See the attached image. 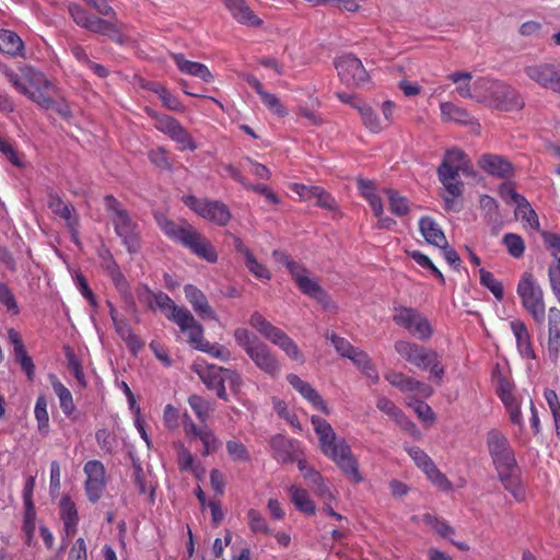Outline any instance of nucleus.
I'll use <instances>...</instances> for the list:
<instances>
[{
	"instance_id": "1",
	"label": "nucleus",
	"mask_w": 560,
	"mask_h": 560,
	"mask_svg": "<svg viewBox=\"0 0 560 560\" xmlns=\"http://www.w3.org/2000/svg\"><path fill=\"white\" fill-rule=\"evenodd\" d=\"M311 422L318 436L323 454L331 459L340 470L353 482L363 480L359 463L345 439H337L330 423L319 416H312Z\"/></svg>"
},
{
	"instance_id": "2",
	"label": "nucleus",
	"mask_w": 560,
	"mask_h": 560,
	"mask_svg": "<svg viewBox=\"0 0 560 560\" xmlns=\"http://www.w3.org/2000/svg\"><path fill=\"white\" fill-rule=\"evenodd\" d=\"M487 446L505 490L517 501L524 500L525 490L516 474L517 463L508 438L501 431L492 429L487 433Z\"/></svg>"
},
{
	"instance_id": "3",
	"label": "nucleus",
	"mask_w": 560,
	"mask_h": 560,
	"mask_svg": "<svg viewBox=\"0 0 560 560\" xmlns=\"http://www.w3.org/2000/svg\"><path fill=\"white\" fill-rule=\"evenodd\" d=\"M2 72L12 86L40 108L49 109L54 106L52 96L57 93V88L44 73L25 67L18 74L7 66L2 68Z\"/></svg>"
},
{
	"instance_id": "4",
	"label": "nucleus",
	"mask_w": 560,
	"mask_h": 560,
	"mask_svg": "<svg viewBox=\"0 0 560 560\" xmlns=\"http://www.w3.org/2000/svg\"><path fill=\"white\" fill-rule=\"evenodd\" d=\"M158 224L162 232L173 242L187 248L191 254L207 262L214 264L218 253L212 243L189 223L178 224L166 217H159Z\"/></svg>"
},
{
	"instance_id": "5",
	"label": "nucleus",
	"mask_w": 560,
	"mask_h": 560,
	"mask_svg": "<svg viewBox=\"0 0 560 560\" xmlns=\"http://www.w3.org/2000/svg\"><path fill=\"white\" fill-rule=\"evenodd\" d=\"M466 154L460 149H450L445 152L441 165L438 167V176L444 186V208L446 211H458L455 201L464 191V183L458 179L459 171H465L467 165Z\"/></svg>"
},
{
	"instance_id": "6",
	"label": "nucleus",
	"mask_w": 560,
	"mask_h": 560,
	"mask_svg": "<svg viewBox=\"0 0 560 560\" xmlns=\"http://www.w3.org/2000/svg\"><path fill=\"white\" fill-rule=\"evenodd\" d=\"M395 351L409 364L429 371V378L441 385L445 375V366L440 354L430 348L408 340H397Z\"/></svg>"
},
{
	"instance_id": "7",
	"label": "nucleus",
	"mask_w": 560,
	"mask_h": 560,
	"mask_svg": "<svg viewBox=\"0 0 560 560\" xmlns=\"http://www.w3.org/2000/svg\"><path fill=\"white\" fill-rule=\"evenodd\" d=\"M477 89L476 96L479 98V103H485L498 110L513 112L524 107L522 95L505 82L479 78Z\"/></svg>"
},
{
	"instance_id": "8",
	"label": "nucleus",
	"mask_w": 560,
	"mask_h": 560,
	"mask_svg": "<svg viewBox=\"0 0 560 560\" xmlns=\"http://www.w3.org/2000/svg\"><path fill=\"white\" fill-rule=\"evenodd\" d=\"M104 206L109 214L116 235L130 254H136L141 248L139 225L122 203L113 195L104 197Z\"/></svg>"
},
{
	"instance_id": "9",
	"label": "nucleus",
	"mask_w": 560,
	"mask_h": 560,
	"mask_svg": "<svg viewBox=\"0 0 560 560\" xmlns=\"http://www.w3.org/2000/svg\"><path fill=\"white\" fill-rule=\"evenodd\" d=\"M234 339L260 371L271 377L279 375L281 371L280 361L255 334L246 328H236Z\"/></svg>"
},
{
	"instance_id": "10",
	"label": "nucleus",
	"mask_w": 560,
	"mask_h": 560,
	"mask_svg": "<svg viewBox=\"0 0 560 560\" xmlns=\"http://www.w3.org/2000/svg\"><path fill=\"white\" fill-rule=\"evenodd\" d=\"M516 293L524 311L533 318L537 326L546 319L545 293L538 280L529 271L522 273Z\"/></svg>"
},
{
	"instance_id": "11",
	"label": "nucleus",
	"mask_w": 560,
	"mask_h": 560,
	"mask_svg": "<svg viewBox=\"0 0 560 560\" xmlns=\"http://www.w3.org/2000/svg\"><path fill=\"white\" fill-rule=\"evenodd\" d=\"M249 325L271 343L278 346L291 360L303 364L305 358L295 341L282 329L272 325L259 312H254L248 320Z\"/></svg>"
},
{
	"instance_id": "12",
	"label": "nucleus",
	"mask_w": 560,
	"mask_h": 560,
	"mask_svg": "<svg viewBox=\"0 0 560 560\" xmlns=\"http://www.w3.org/2000/svg\"><path fill=\"white\" fill-rule=\"evenodd\" d=\"M137 296L140 303L154 311L161 310L165 313L166 317L174 322L178 327L189 318L191 313L184 306H178L174 301L164 292H153L148 285L142 284L137 289Z\"/></svg>"
},
{
	"instance_id": "13",
	"label": "nucleus",
	"mask_w": 560,
	"mask_h": 560,
	"mask_svg": "<svg viewBox=\"0 0 560 560\" xmlns=\"http://www.w3.org/2000/svg\"><path fill=\"white\" fill-rule=\"evenodd\" d=\"M145 113L154 120V127L159 131L176 142L178 150L195 151L197 149V144L189 131L176 118L166 114H160L149 107L145 108Z\"/></svg>"
},
{
	"instance_id": "14",
	"label": "nucleus",
	"mask_w": 560,
	"mask_h": 560,
	"mask_svg": "<svg viewBox=\"0 0 560 560\" xmlns=\"http://www.w3.org/2000/svg\"><path fill=\"white\" fill-rule=\"evenodd\" d=\"M394 323L406 329L409 334L421 341L429 340L433 336V327L427 316L417 308L398 306L394 308Z\"/></svg>"
},
{
	"instance_id": "15",
	"label": "nucleus",
	"mask_w": 560,
	"mask_h": 560,
	"mask_svg": "<svg viewBox=\"0 0 560 560\" xmlns=\"http://www.w3.org/2000/svg\"><path fill=\"white\" fill-rule=\"evenodd\" d=\"M182 332L187 335V341L197 350L208 353L222 362H229L232 359L231 351L223 345L211 343L203 338V327L195 319H187L179 326Z\"/></svg>"
},
{
	"instance_id": "16",
	"label": "nucleus",
	"mask_w": 560,
	"mask_h": 560,
	"mask_svg": "<svg viewBox=\"0 0 560 560\" xmlns=\"http://www.w3.org/2000/svg\"><path fill=\"white\" fill-rule=\"evenodd\" d=\"M186 207L191 209L202 219L218 225L225 226L232 218L229 207L220 200L197 198L192 195L183 198Z\"/></svg>"
},
{
	"instance_id": "17",
	"label": "nucleus",
	"mask_w": 560,
	"mask_h": 560,
	"mask_svg": "<svg viewBox=\"0 0 560 560\" xmlns=\"http://www.w3.org/2000/svg\"><path fill=\"white\" fill-rule=\"evenodd\" d=\"M526 77L542 89L560 93V65L553 62H533L524 67Z\"/></svg>"
},
{
	"instance_id": "18",
	"label": "nucleus",
	"mask_w": 560,
	"mask_h": 560,
	"mask_svg": "<svg viewBox=\"0 0 560 560\" xmlns=\"http://www.w3.org/2000/svg\"><path fill=\"white\" fill-rule=\"evenodd\" d=\"M335 68L340 80L349 86H362L370 80V75L361 60L352 54H346L336 58Z\"/></svg>"
},
{
	"instance_id": "19",
	"label": "nucleus",
	"mask_w": 560,
	"mask_h": 560,
	"mask_svg": "<svg viewBox=\"0 0 560 560\" xmlns=\"http://www.w3.org/2000/svg\"><path fill=\"white\" fill-rule=\"evenodd\" d=\"M84 474L86 480L84 482V489L86 497L90 502H97L103 495L106 487V470L102 462L92 459L85 463Z\"/></svg>"
},
{
	"instance_id": "20",
	"label": "nucleus",
	"mask_w": 560,
	"mask_h": 560,
	"mask_svg": "<svg viewBox=\"0 0 560 560\" xmlns=\"http://www.w3.org/2000/svg\"><path fill=\"white\" fill-rule=\"evenodd\" d=\"M384 377L390 385L405 394L415 393L422 398H429L433 395V388L430 385L401 372L390 371Z\"/></svg>"
},
{
	"instance_id": "21",
	"label": "nucleus",
	"mask_w": 560,
	"mask_h": 560,
	"mask_svg": "<svg viewBox=\"0 0 560 560\" xmlns=\"http://www.w3.org/2000/svg\"><path fill=\"white\" fill-rule=\"evenodd\" d=\"M510 329L515 338L516 349L520 355L526 360H535L537 355L534 348L533 337L524 320L520 318L511 320Z\"/></svg>"
},
{
	"instance_id": "22",
	"label": "nucleus",
	"mask_w": 560,
	"mask_h": 560,
	"mask_svg": "<svg viewBox=\"0 0 560 560\" xmlns=\"http://www.w3.org/2000/svg\"><path fill=\"white\" fill-rule=\"evenodd\" d=\"M287 381L305 400L312 405L314 409L322 411L325 415L330 413V409L326 401L311 384L293 373L287 375Z\"/></svg>"
},
{
	"instance_id": "23",
	"label": "nucleus",
	"mask_w": 560,
	"mask_h": 560,
	"mask_svg": "<svg viewBox=\"0 0 560 560\" xmlns=\"http://www.w3.org/2000/svg\"><path fill=\"white\" fill-rule=\"evenodd\" d=\"M291 276L299 289L305 295L316 300L319 303L327 301V293L323 290L316 280L308 277V271L303 265L300 266V270H295Z\"/></svg>"
},
{
	"instance_id": "24",
	"label": "nucleus",
	"mask_w": 560,
	"mask_h": 560,
	"mask_svg": "<svg viewBox=\"0 0 560 560\" xmlns=\"http://www.w3.org/2000/svg\"><path fill=\"white\" fill-rule=\"evenodd\" d=\"M478 164L489 175L500 178H510L514 174L511 162L501 155L483 154Z\"/></svg>"
},
{
	"instance_id": "25",
	"label": "nucleus",
	"mask_w": 560,
	"mask_h": 560,
	"mask_svg": "<svg viewBox=\"0 0 560 560\" xmlns=\"http://www.w3.org/2000/svg\"><path fill=\"white\" fill-rule=\"evenodd\" d=\"M234 248L237 253L244 256L245 266L249 270L252 275H254L257 279L260 280H270L271 273L267 269V267L260 264L252 250L244 244V242L236 235L233 236Z\"/></svg>"
},
{
	"instance_id": "26",
	"label": "nucleus",
	"mask_w": 560,
	"mask_h": 560,
	"mask_svg": "<svg viewBox=\"0 0 560 560\" xmlns=\"http://www.w3.org/2000/svg\"><path fill=\"white\" fill-rule=\"evenodd\" d=\"M224 374L225 368L210 365L199 375L208 389L215 392L220 399L228 401V394L224 385Z\"/></svg>"
},
{
	"instance_id": "27",
	"label": "nucleus",
	"mask_w": 560,
	"mask_h": 560,
	"mask_svg": "<svg viewBox=\"0 0 560 560\" xmlns=\"http://www.w3.org/2000/svg\"><path fill=\"white\" fill-rule=\"evenodd\" d=\"M101 266L106 271L107 276L112 279L116 289L125 293L129 289V283L116 262L114 256L108 249L100 252Z\"/></svg>"
},
{
	"instance_id": "28",
	"label": "nucleus",
	"mask_w": 560,
	"mask_h": 560,
	"mask_svg": "<svg viewBox=\"0 0 560 560\" xmlns=\"http://www.w3.org/2000/svg\"><path fill=\"white\" fill-rule=\"evenodd\" d=\"M187 301L191 304L194 311L202 319H217L215 313L209 305L206 295L197 287L187 284L184 287Z\"/></svg>"
},
{
	"instance_id": "29",
	"label": "nucleus",
	"mask_w": 560,
	"mask_h": 560,
	"mask_svg": "<svg viewBox=\"0 0 560 560\" xmlns=\"http://www.w3.org/2000/svg\"><path fill=\"white\" fill-rule=\"evenodd\" d=\"M171 57L182 73L199 78L207 83L213 81V74L206 65L187 60L183 54H172Z\"/></svg>"
},
{
	"instance_id": "30",
	"label": "nucleus",
	"mask_w": 560,
	"mask_h": 560,
	"mask_svg": "<svg viewBox=\"0 0 560 560\" xmlns=\"http://www.w3.org/2000/svg\"><path fill=\"white\" fill-rule=\"evenodd\" d=\"M59 515L67 536H73L78 530L79 514L74 501L68 494L62 495L59 501Z\"/></svg>"
},
{
	"instance_id": "31",
	"label": "nucleus",
	"mask_w": 560,
	"mask_h": 560,
	"mask_svg": "<svg viewBox=\"0 0 560 560\" xmlns=\"http://www.w3.org/2000/svg\"><path fill=\"white\" fill-rule=\"evenodd\" d=\"M48 208L58 217L67 222V225L74 230L79 223L73 206L66 203L58 194L50 191L48 194Z\"/></svg>"
},
{
	"instance_id": "32",
	"label": "nucleus",
	"mask_w": 560,
	"mask_h": 560,
	"mask_svg": "<svg viewBox=\"0 0 560 560\" xmlns=\"http://www.w3.org/2000/svg\"><path fill=\"white\" fill-rule=\"evenodd\" d=\"M225 5L233 18L248 26H259L262 21L252 11L244 0H225Z\"/></svg>"
},
{
	"instance_id": "33",
	"label": "nucleus",
	"mask_w": 560,
	"mask_h": 560,
	"mask_svg": "<svg viewBox=\"0 0 560 560\" xmlns=\"http://www.w3.org/2000/svg\"><path fill=\"white\" fill-rule=\"evenodd\" d=\"M419 230L423 238L433 246H443L447 244V240L444 235L439 223L431 217H422L419 220Z\"/></svg>"
},
{
	"instance_id": "34",
	"label": "nucleus",
	"mask_w": 560,
	"mask_h": 560,
	"mask_svg": "<svg viewBox=\"0 0 560 560\" xmlns=\"http://www.w3.org/2000/svg\"><path fill=\"white\" fill-rule=\"evenodd\" d=\"M548 317V351L558 355L560 350V310L551 306L547 313Z\"/></svg>"
},
{
	"instance_id": "35",
	"label": "nucleus",
	"mask_w": 560,
	"mask_h": 560,
	"mask_svg": "<svg viewBox=\"0 0 560 560\" xmlns=\"http://www.w3.org/2000/svg\"><path fill=\"white\" fill-rule=\"evenodd\" d=\"M359 194L364 198L375 217H380L384 213L383 202L380 195L376 191L375 183L372 180L359 178L357 180Z\"/></svg>"
},
{
	"instance_id": "36",
	"label": "nucleus",
	"mask_w": 560,
	"mask_h": 560,
	"mask_svg": "<svg viewBox=\"0 0 560 560\" xmlns=\"http://www.w3.org/2000/svg\"><path fill=\"white\" fill-rule=\"evenodd\" d=\"M270 447L272 456L278 462L285 464L295 460V451L293 443L281 434H277L270 439Z\"/></svg>"
},
{
	"instance_id": "37",
	"label": "nucleus",
	"mask_w": 560,
	"mask_h": 560,
	"mask_svg": "<svg viewBox=\"0 0 560 560\" xmlns=\"http://www.w3.org/2000/svg\"><path fill=\"white\" fill-rule=\"evenodd\" d=\"M452 82L457 83L456 91L464 98H472L479 102V98L476 96L478 94V79L470 84V80L472 78L470 72L465 71H456L447 77Z\"/></svg>"
},
{
	"instance_id": "38",
	"label": "nucleus",
	"mask_w": 560,
	"mask_h": 560,
	"mask_svg": "<svg viewBox=\"0 0 560 560\" xmlns=\"http://www.w3.org/2000/svg\"><path fill=\"white\" fill-rule=\"evenodd\" d=\"M0 51L12 57L22 56L24 42L15 32L2 28L0 30Z\"/></svg>"
},
{
	"instance_id": "39",
	"label": "nucleus",
	"mask_w": 560,
	"mask_h": 560,
	"mask_svg": "<svg viewBox=\"0 0 560 560\" xmlns=\"http://www.w3.org/2000/svg\"><path fill=\"white\" fill-rule=\"evenodd\" d=\"M86 30L95 34L106 36L116 43L122 42L120 28L110 20L93 16Z\"/></svg>"
},
{
	"instance_id": "40",
	"label": "nucleus",
	"mask_w": 560,
	"mask_h": 560,
	"mask_svg": "<svg viewBox=\"0 0 560 560\" xmlns=\"http://www.w3.org/2000/svg\"><path fill=\"white\" fill-rule=\"evenodd\" d=\"M440 109L443 121H454L460 125L474 124V117L464 107L452 102L441 103Z\"/></svg>"
},
{
	"instance_id": "41",
	"label": "nucleus",
	"mask_w": 560,
	"mask_h": 560,
	"mask_svg": "<svg viewBox=\"0 0 560 560\" xmlns=\"http://www.w3.org/2000/svg\"><path fill=\"white\" fill-rule=\"evenodd\" d=\"M49 381L55 394L59 398L60 408L66 416H71L75 410L71 392L59 381L55 374L49 375Z\"/></svg>"
},
{
	"instance_id": "42",
	"label": "nucleus",
	"mask_w": 560,
	"mask_h": 560,
	"mask_svg": "<svg viewBox=\"0 0 560 560\" xmlns=\"http://www.w3.org/2000/svg\"><path fill=\"white\" fill-rule=\"evenodd\" d=\"M288 492L290 494L291 502L300 512L307 515L315 514V504L305 489L292 485L288 488Z\"/></svg>"
},
{
	"instance_id": "43",
	"label": "nucleus",
	"mask_w": 560,
	"mask_h": 560,
	"mask_svg": "<svg viewBox=\"0 0 560 560\" xmlns=\"http://www.w3.org/2000/svg\"><path fill=\"white\" fill-rule=\"evenodd\" d=\"M133 483L137 487V490L140 495H148V500L150 504L154 503V492L155 488L152 485L151 480L148 479L144 470L139 462H133Z\"/></svg>"
},
{
	"instance_id": "44",
	"label": "nucleus",
	"mask_w": 560,
	"mask_h": 560,
	"mask_svg": "<svg viewBox=\"0 0 560 560\" xmlns=\"http://www.w3.org/2000/svg\"><path fill=\"white\" fill-rule=\"evenodd\" d=\"M384 194L388 199L389 210L393 214L401 218L410 212L409 200L397 190L386 188L384 189Z\"/></svg>"
},
{
	"instance_id": "45",
	"label": "nucleus",
	"mask_w": 560,
	"mask_h": 560,
	"mask_svg": "<svg viewBox=\"0 0 560 560\" xmlns=\"http://www.w3.org/2000/svg\"><path fill=\"white\" fill-rule=\"evenodd\" d=\"M188 404L190 408L194 410L197 419L200 423L206 424L208 421L210 413L213 411V405L199 395H190L188 397Z\"/></svg>"
},
{
	"instance_id": "46",
	"label": "nucleus",
	"mask_w": 560,
	"mask_h": 560,
	"mask_svg": "<svg viewBox=\"0 0 560 560\" xmlns=\"http://www.w3.org/2000/svg\"><path fill=\"white\" fill-rule=\"evenodd\" d=\"M47 405L48 404L46 397L44 395H39L34 407V416L37 421V429L43 435H47L50 429Z\"/></svg>"
},
{
	"instance_id": "47",
	"label": "nucleus",
	"mask_w": 560,
	"mask_h": 560,
	"mask_svg": "<svg viewBox=\"0 0 560 560\" xmlns=\"http://www.w3.org/2000/svg\"><path fill=\"white\" fill-rule=\"evenodd\" d=\"M192 439H199L203 445V450L201 452L202 456H209L211 453L215 452L219 447V440L213 433V431L203 425L199 428L196 433L192 434Z\"/></svg>"
},
{
	"instance_id": "48",
	"label": "nucleus",
	"mask_w": 560,
	"mask_h": 560,
	"mask_svg": "<svg viewBox=\"0 0 560 560\" xmlns=\"http://www.w3.org/2000/svg\"><path fill=\"white\" fill-rule=\"evenodd\" d=\"M152 92L159 95L163 103V106L173 112H182L183 105L179 100L173 95L164 85L160 83H151L148 88Z\"/></svg>"
},
{
	"instance_id": "49",
	"label": "nucleus",
	"mask_w": 560,
	"mask_h": 560,
	"mask_svg": "<svg viewBox=\"0 0 560 560\" xmlns=\"http://www.w3.org/2000/svg\"><path fill=\"white\" fill-rule=\"evenodd\" d=\"M427 478L438 488L444 491H451L453 489L452 482L447 479L445 474H443L432 462L429 466L422 469Z\"/></svg>"
},
{
	"instance_id": "50",
	"label": "nucleus",
	"mask_w": 560,
	"mask_h": 560,
	"mask_svg": "<svg viewBox=\"0 0 560 560\" xmlns=\"http://www.w3.org/2000/svg\"><path fill=\"white\" fill-rule=\"evenodd\" d=\"M427 478L438 488L444 491H451L453 489L452 482L447 479L445 474H443L432 462L429 466L422 469Z\"/></svg>"
},
{
	"instance_id": "51",
	"label": "nucleus",
	"mask_w": 560,
	"mask_h": 560,
	"mask_svg": "<svg viewBox=\"0 0 560 560\" xmlns=\"http://www.w3.org/2000/svg\"><path fill=\"white\" fill-rule=\"evenodd\" d=\"M353 107L359 110L362 121L368 129L375 133L381 131L382 126L380 119L376 113L369 105L364 103L353 104Z\"/></svg>"
},
{
	"instance_id": "52",
	"label": "nucleus",
	"mask_w": 560,
	"mask_h": 560,
	"mask_svg": "<svg viewBox=\"0 0 560 560\" xmlns=\"http://www.w3.org/2000/svg\"><path fill=\"white\" fill-rule=\"evenodd\" d=\"M480 283L487 288L498 301H502L504 296L503 285L501 281L494 278L493 273L481 268L479 270Z\"/></svg>"
},
{
	"instance_id": "53",
	"label": "nucleus",
	"mask_w": 560,
	"mask_h": 560,
	"mask_svg": "<svg viewBox=\"0 0 560 560\" xmlns=\"http://www.w3.org/2000/svg\"><path fill=\"white\" fill-rule=\"evenodd\" d=\"M502 242H503L504 246L506 247L508 253L513 258L517 259V258L523 257L524 252H525V243L518 234L506 233L503 236Z\"/></svg>"
},
{
	"instance_id": "54",
	"label": "nucleus",
	"mask_w": 560,
	"mask_h": 560,
	"mask_svg": "<svg viewBox=\"0 0 560 560\" xmlns=\"http://www.w3.org/2000/svg\"><path fill=\"white\" fill-rule=\"evenodd\" d=\"M248 526L253 533L270 535L271 530L262 514L256 509H249L247 512Z\"/></svg>"
},
{
	"instance_id": "55",
	"label": "nucleus",
	"mask_w": 560,
	"mask_h": 560,
	"mask_svg": "<svg viewBox=\"0 0 560 560\" xmlns=\"http://www.w3.org/2000/svg\"><path fill=\"white\" fill-rule=\"evenodd\" d=\"M68 369L81 386H85V377L80 360L70 347L65 348Z\"/></svg>"
},
{
	"instance_id": "56",
	"label": "nucleus",
	"mask_w": 560,
	"mask_h": 560,
	"mask_svg": "<svg viewBox=\"0 0 560 560\" xmlns=\"http://www.w3.org/2000/svg\"><path fill=\"white\" fill-rule=\"evenodd\" d=\"M68 12L71 16V19L73 20V22L82 27V28H88L92 19H93V15H91L82 5L75 3V2H71L68 4Z\"/></svg>"
},
{
	"instance_id": "57",
	"label": "nucleus",
	"mask_w": 560,
	"mask_h": 560,
	"mask_svg": "<svg viewBox=\"0 0 560 560\" xmlns=\"http://www.w3.org/2000/svg\"><path fill=\"white\" fill-rule=\"evenodd\" d=\"M226 451L233 462L247 463L250 460V455L246 446L237 441H228Z\"/></svg>"
},
{
	"instance_id": "58",
	"label": "nucleus",
	"mask_w": 560,
	"mask_h": 560,
	"mask_svg": "<svg viewBox=\"0 0 560 560\" xmlns=\"http://www.w3.org/2000/svg\"><path fill=\"white\" fill-rule=\"evenodd\" d=\"M516 214L521 217L522 221L526 222L532 229H539V219L535 210L530 207L528 201L517 205Z\"/></svg>"
},
{
	"instance_id": "59",
	"label": "nucleus",
	"mask_w": 560,
	"mask_h": 560,
	"mask_svg": "<svg viewBox=\"0 0 560 560\" xmlns=\"http://www.w3.org/2000/svg\"><path fill=\"white\" fill-rule=\"evenodd\" d=\"M423 522L431 526L440 536L443 538H447L450 535L454 534V528L445 523L444 521L439 520L436 516L432 514H424Z\"/></svg>"
},
{
	"instance_id": "60",
	"label": "nucleus",
	"mask_w": 560,
	"mask_h": 560,
	"mask_svg": "<svg viewBox=\"0 0 560 560\" xmlns=\"http://www.w3.org/2000/svg\"><path fill=\"white\" fill-rule=\"evenodd\" d=\"M261 102L264 105L271 110L273 114H276L279 117H284L288 115V112L283 104L280 102V100L277 97V95L271 94L269 92H265L261 96Z\"/></svg>"
},
{
	"instance_id": "61",
	"label": "nucleus",
	"mask_w": 560,
	"mask_h": 560,
	"mask_svg": "<svg viewBox=\"0 0 560 560\" xmlns=\"http://www.w3.org/2000/svg\"><path fill=\"white\" fill-rule=\"evenodd\" d=\"M149 160L152 164L161 170H171L172 164L167 156V151L165 148L160 147L149 152Z\"/></svg>"
},
{
	"instance_id": "62",
	"label": "nucleus",
	"mask_w": 560,
	"mask_h": 560,
	"mask_svg": "<svg viewBox=\"0 0 560 560\" xmlns=\"http://www.w3.org/2000/svg\"><path fill=\"white\" fill-rule=\"evenodd\" d=\"M334 345L336 351L343 358H349L355 347H353L347 339L339 337L335 332L326 336Z\"/></svg>"
},
{
	"instance_id": "63",
	"label": "nucleus",
	"mask_w": 560,
	"mask_h": 560,
	"mask_svg": "<svg viewBox=\"0 0 560 560\" xmlns=\"http://www.w3.org/2000/svg\"><path fill=\"white\" fill-rule=\"evenodd\" d=\"M548 277L552 293L560 303V257L552 265L549 266Z\"/></svg>"
},
{
	"instance_id": "64",
	"label": "nucleus",
	"mask_w": 560,
	"mask_h": 560,
	"mask_svg": "<svg viewBox=\"0 0 560 560\" xmlns=\"http://www.w3.org/2000/svg\"><path fill=\"white\" fill-rule=\"evenodd\" d=\"M406 451L408 455L412 458L417 467L420 468L421 470L427 468L429 464L433 462L431 457L418 446L407 447Z\"/></svg>"
}]
</instances>
